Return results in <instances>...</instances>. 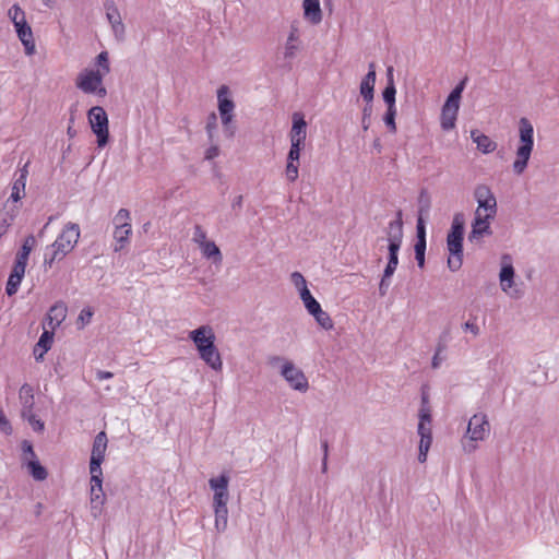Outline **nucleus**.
<instances>
[{
	"label": "nucleus",
	"mask_w": 559,
	"mask_h": 559,
	"mask_svg": "<svg viewBox=\"0 0 559 559\" xmlns=\"http://www.w3.org/2000/svg\"><path fill=\"white\" fill-rule=\"evenodd\" d=\"M80 239V227L76 223H68L58 235L55 242L47 248L44 258V266L52 267L56 261H61L76 246Z\"/></svg>",
	"instance_id": "f257e3e1"
},
{
	"label": "nucleus",
	"mask_w": 559,
	"mask_h": 559,
	"mask_svg": "<svg viewBox=\"0 0 559 559\" xmlns=\"http://www.w3.org/2000/svg\"><path fill=\"white\" fill-rule=\"evenodd\" d=\"M520 144L516 150V158L513 163V170L521 175L527 167L534 147V128L527 118L519 121Z\"/></svg>",
	"instance_id": "f03ea898"
},
{
	"label": "nucleus",
	"mask_w": 559,
	"mask_h": 559,
	"mask_svg": "<svg viewBox=\"0 0 559 559\" xmlns=\"http://www.w3.org/2000/svg\"><path fill=\"white\" fill-rule=\"evenodd\" d=\"M284 361L281 374L287 381L293 390L299 392H306L309 389V382L304 371L296 367L294 362L284 360L280 356H273L269 359L270 365L275 366L276 364Z\"/></svg>",
	"instance_id": "7ed1b4c3"
},
{
	"label": "nucleus",
	"mask_w": 559,
	"mask_h": 559,
	"mask_svg": "<svg viewBox=\"0 0 559 559\" xmlns=\"http://www.w3.org/2000/svg\"><path fill=\"white\" fill-rule=\"evenodd\" d=\"M87 119L93 133L96 135L97 146L105 147L109 142V121L102 106H94L87 111Z\"/></svg>",
	"instance_id": "20e7f679"
},
{
	"label": "nucleus",
	"mask_w": 559,
	"mask_h": 559,
	"mask_svg": "<svg viewBox=\"0 0 559 559\" xmlns=\"http://www.w3.org/2000/svg\"><path fill=\"white\" fill-rule=\"evenodd\" d=\"M130 219V212L127 209H120L114 217L115 252L122 251L130 243V236L132 234V226Z\"/></svg>",
	"instance_id": "39448f33"
},
{
	"label": "nucleus",
	"mask_w": 559,
	"mask_h": 559,
	"mask_svg": "<svg viewBox=\"0 0 559 559\" xmlns=\"http://www.w3.org/2000/svg\"><path fill=\"white\" fill-rule=\"evenodd\" d=\"M489 423L487 416L485 414H475L468 421L466 436L469 439V442L464 443V451L467 453H472L477 449L475 442L483 441L485 437L489 433Z\"/></svg>",
	"instance_id": "423d86ee"
},
{
	"label": "nucleus",
	"mask_w": 559,
	"mask_h": 559,
	"mask_svg": "<svg viewBox=\"0 0 559 559\" xmlns=\"http://www.w3.org/2000/svg\"><path fill=\"white\" fill-rule=\"evenodd\" d=\"M229 476L226 473L209 480L210 488L214 491L213 507H227Z\"/></svg>",
	"instance_id": "0eeeda50"
},
{
	"label": "nucleus",
	"mask_w": 559,
	"mask_h": 559,
	"mask_svg": "<svg viewBox=\"0 0 559 559\" xmlns=\"http://www.w3.org/2000/svg\"><path fill=\"white\" fill-rule=\"evenodd\" d=\"M474 197L478 203L479 211L485 210V215L495 217L497 213V200L489 187L479 185L475 188Z\"/></svg>",
	"instance_id": "6e6552de"
},
{
	"label": "nucleus",
	"mask_w": 559,
	"mask_h": 559,
	"mask_svg": "<svg viewBox=\"0 0 559 559\" xmlns=\"http://www.w3.org/2000/svg\"><path fill=\"white\" fill-rule=\"evenodd\" d=\"M447 246L450 252L448 267L452 272H456L463 264V237L448 235Z\"/></svg>",
	"instance_id": "1a4fd4ad"
},
{
	"label": "nucleus",
	"mask_w": 559,
	"mask_h": 559,
	"mask_svg": "<svg viewBox=\"0 0 559 559\" xmlns=\"http://www.w3.org/2000/svg\"><path fill=\"white\" fill-rule=\"evenodd\" d=\"M104 79V73L100 70H87L82 71L78 78L75 85L85 94H92L96 90L97 85H100Z\"/></svg>",
	"instance_id": "9d476101"
},
{
	"label": "nucleus",
	"mask_w": 559,
	"mask_h": 559,
	"mask_svg": "<svg viewBox=\"0 0 559 559\" xmlns=\"http://www.w3.org/2000/svg\"><path fill=\"white\" fill-rule=\"evenodd\" d=\"M495 217L483 215L479 209L475 212V217L472 223V230L468 234V240L473 242L474 240L479 239L484 235H491L492 230L490 228V221Z\"/></svg>",
	"instance_id": "9b49d317"
},
{
	"label": "nucleus",
	"mask_w": 559,
	"mask_h": 559,
	"mask_svg": "<svg viewBox=\"0 0 559 559\" xmlns=\"http://www.w3.org/2000/svg\"><path fill=\"white\" fill-rule=\"evenodd\" d=\"M304 146V144L290 142V148L287 155V164L285 169L286 178L289 182H295L298 178L300 152Z\"/></svg>",
	"instance_id": "f8f14e48"
},
{
	"label": "nucleus",
	"mask_w": 559,
	"mask_h": 559,
	"mask_svg": "<svg viewBox=\"0 0 559 559\" xmlns=\"http://www.w3.org/2000/svg\"><path fill=\"white\" fill-rule=\"evenodd\" d=\"M189 337L194 343L199 354L215 343V334L210 325H201L191 331Z\"/></svg>",
	"instance_id": "ddd939ff"
},
{
	"label": "nucleus",
	"mask_w": 559,
	"mask_h": 559,
	"mask_svg": "<svg viewBox=\"0 0 559 559\" xmlns=\"http://www.w3.org/2000/svg\"><path fill=\"white\" fill-rule=\"evenodd\" d=\"M417 432L420 436L418 461L425 463L432 443L431 425L418 423Z\"/></svg>",
	"instance_id": "4468645a"
},
{
	"label": "nucleus",
	"mask_w": 559,
	"mask_h": 559,
	"mask_svg": "<svg viewBox=\"0 0 559 559\" xmlns=\"http://www.w3.org/2000/svg\"><path fill=\"white\" fill-rule=\"evenodd\" d=\"M403 213L401 210L396 212V218L389 223L388 226V241L389 245H393V247L401 248L403 240Z\"/></svg>",
	"instance_id": "2eb2a0df"
},
{
	"label": "nucleus",
	"mask_w": 559,
	"mask_h": 559,
	"mask_svg": "<svg viewBox=\"0 0 559 559\" xmlns=\"http://www.w3.org/2000/svg\"><path fill=\"white\" fill-rule=\"evenodd\" d=\"M376 83V64L369 63V71L360 82V95L366 103H372Z\"/></svg>",
	"instance_id": "dca6fc26"
},
{
	"label": "nucleus",
	"mask_w": 559,
	"mask_h": 559,
	"mask_svg": "<svg viewBox=\"0 0 559 559\" xmlns=\"http://www.w3.org/2000/svg\"><path fill=\"white\" fill-rule=\"evenodd\" d=\"M307 136V122L300 112L293 115V127L289 133L290 142H297L305 145Z\"/></svg>",
	"instance_id": "f3484780"
},
{
	"label": "nucleus",
	"mask_w": 559,
	"mask_h": 559,
	"mask_svg": "<svg viewBox=\"0 0 559 559\" xmlns=\"http://www.w3.org/2000/svg\"><path fill=\"white\" fill-rule=\"evenodd\" d=\"M200 358L213 370L219 371L223 368V361L221 354L215 346V343L211 344L207 348L202 350L200 354Z\"/></svg>",
	"instance_id": "a211bd4d"
},
{
	"label": "nucleus",
	"mask_w": 559,
	"mask_h": 559,
	"mask_svg": "<svg viewBox=\"0 0 559 559\" xmlns=\"http://www.w3.org/2000/svg\"><path fill=\"white\" fill-rule=\"evenodd\" d=\"M67 311L68 308L63 301H57L49 308L47 319L49 320V325L52 330H55L64 321Z\"/></svg>",
	"instance_id": "6ab92c4d"
},
{
	"label": "nucleus",
	"mask_w": 559,
	"mask_h": 559,
	"mask_svg": "<svg viewBox=\"0 0 559 559\" xmlns=\"http://www.w3.org/2000/svg\"><path fill=\"white\" fill-rule=\"evenodd\" d=\"M27 166L28 163L25 164L24 167L20 169V174L13 182L12 193L10 195V199L13 202L20 201L25 195L26 179L28 175Z\"/></svg>",
	"instance_id": "aec40b11"
},
{
	"label": "nucleus",
	"mask_w": 559,
	"mask_h": 559,
	"mask_svg": "<svg viewBox=\"0 0 559 559\" xmlns=\"http://www.w3.org/2000/svg\"><path fill=\"white\" fill-rule=\"evenodd\" d=\"M53 342V332L45 330L35 348H34V356L36 360H43L45 354L51 348Z\"/></svg>",
	"instance_id": "412c9836"
},
{
	"label": "nucleus",
	"mask_w": 559,
	"mask_h": 559,
	"mask_svg": "<svg viewBox=\"0 0 559 559\" xmlns=\"http://www.w3.org/2000/svg\"><path fill=\"white\" fill-rule=\"evenodd\" d=\"M396 88L393 79V67L386 69V86L382 91L383 102L388 107H395Z\"/></svg>",
	"instance_id": "4be33fe9"
},
{
	"label": "nucleus",
	"mask_w": 559,
	"mask_h": 559,
	"mask_svg": "<svg viewBox=\"0 0 559 559\" xmlns=\"http://www.w3.org/2000/svg\"><path fill=\"white\" fill-rule=\"evenodd\" d=\"M471 138L476 143L477 148L485 154L491 153L497 148L495 141L476 129L471 131Z\"/></svg>",
	"instance_id": "5701e85b"
},
{
	"label": "nucleus",
	"mask_w": 559,
	"mask_h": 559,
	"mask_svg": "<svg viewBox=\"0 0 559 559\" xmlns=\"http://www.w3.org/2000/svg\"><path fill=\"white\" fill-rule=\"evenodd\" d=\"M107 442L108 439L105 431H100L96 435L93 442L91 460H98L104 462L105 453L107 450Z\"/></svg>",
	"instance_id": "b1692460"
},
{
	"label": "nucleus",
	"mask_w": 559,
	"mask_h": 559,
	"mask_svg": "<svg viewBox=\"0 0 559 559\" xmlns=\"http://www.w3.org/2000/svg\"><path fill=\"white\" fill-rule=\"evenodd\" d=\"M304 14L312 24H319L322 21L320 0H304Z\"/></svg>",
	"instance_id": "393cba45"
},
{
	"label": "nucleus",
	"mask_w": 559,
	"mask_h": 559,
	"mask_svg": "<svg viewBox=\"0 0 559 559\" xmlns=\"http://www.w3.org/2000/svg\"><path fill=\"white\" fill-rule=\"evenodd\" d=\"M218 111L219 114H231L235 109V103L229 97V87L222 85L217 90Z\"/></svg>",
	"instance_id": "a878e982"
},
{
	"label": "nucleus",
	"mask_w": 559,
	"mask_h": 559,
	"mask_svg": "<svg viewBox=\"0 0 559 559\" xmlns=\"http://www.w3.org/2000/svg\"><path fill=\"white\" fill-rule=\"evenodd\" d=\"M20 400L22 402V416L26 415V409L33 411L34 407V391L33 388L24 383L20 389Z\"/></svg>",
	"instance_id": "bb28decb"
},
{
	"label": "nucleus",
	"mask_w": 559,
	"mask_h": 559,
	"mask_svg": "<svg viewBox=\"0 0 559 559\" xmlns=\"http://www.w3.org/2000/svg\"><path fill=\"white\" fill-rule=\"evenodd\" d=\"M106 500L103 488L91 489V512L94 518L102 513V507Z\"/></svg>",
	"instance_id": "cd10ccee"
},
{
	"label": "nucleus",
	"mask_w": 559,
	"mask_h": 559,
	"mask_svg": "<svg viewBox=\"0 0 559 559\" xmlns=\"http://www.w3.org/2000/svg\"><path fill=\"white\" fill-rule=\"evenodd\" d=\"M514 267L511 263L503 264L499 274L500 277V285L501 289L506 293L509 292V289L513 285V278H514Z\"/></svg>",
	"instance_id": "c85d7f7f"
},
{
	"label": "nucleus",
	"mask_w": 559,
	"mask_h": 559,
	"mask_svg": "<svg viewBox=\"0 0 559 559\" xmlns=\"http://www.w3.org/2000/svg\"><path fill=\"white\" fill-rule=\"evenodd\" d=\"M389 250V257H388V263L383 271V274H385V277H391L399 264V247H393V245H388Z\"/></svg>",
	"instance_id": "c756f323"
},
{
	"label": "nucleus",
	"mask_w": 559,
	"mask_h": 559,
	"mask_svg": "<svg viewBox=\"0 0 559 559\" xmlns=\"http://www.w3.org/2000/svg\"><path fill=\"white\" fill-rule=\"evenodd\" d=\"M215 514V530L217 533H224L227 530L228 524V508L227 507H214Z\"/></svg>",
	"instance_id": "7c9ffc66"
},
{
	"label": "nucleus",
	"mask_w": 559,
	"mask_h": 559,
	"mask_svg": "<svg viewBox=\"0 0 559 559\" xmlns=\"http://www.w3.org/2000/svg\"><path fill=\"white\" fill-rule=\"evenodd\" d=\"M457 112H459V110L449 108V111H448L445 107H442L441 119H440L442 130L449 131L455 127Z\"/></svg>",
	"instance_id": "2f4dec72"
},
{
	"label": "nucleus",
	"mask_w": 559,
	"mask_h": 559,
	"mask_svg": "<svg viewBox=\"0 0 559 559\" xmlns=\"http://www.w3.org/2000/svg\"><path fill=\"white\" fill-rule=\"evenodd\" d=\"M202 253L207 259H213L214 263H221L223 260L219 248L214 241H207L201 246Z\"/></svg>",
	"instance_id": "473e14b6"
},
{
	"label": "nucleus",
	"mask_w": 559,
	"mask_h": 559,
	"mask_svg": "<svg viewBox=\"0 0 559 559\" xmlns=\"http://www.w3.org/2000/svg\"><path fill=\"white\" fill-rule=\"evenodd\" d=\"M298 40L297 29L293 28L287 37V41L285 45L284 58L287 60H292L298 50V46L296 41Z\"/></svg>",
	"instance_id": "72a5a7b5"
},
{
	"label": "nucleus",
	"mask_w": 559,
	"mask_h": 559,
	"mask_svg": "<svg viewBox=\"0 0 559 559\" xmlns=\"http://www.w3.org/2000/svg\"><path fill=\"white\" fill-rule=\"evenodd\" d=\"M17 37L24 46L25 53L28 56L33 55L35 52V41L32 28L27 27L25 31L19 33Z\"/></svg>",
	"instance_id": "f704fd0d"
},
{
	"label": "nucleus",
	"mask_w": 559,
	"mask_h": 559,
	"mask_svg": "<svg viewBox=\"0 0 559 559\" xmlns=\"http://www.w3.org/2000/svg\"><path fill=\"white\" fill-rule=\"evenodd\" d=\"M316 322L324 330L329 331V330H332L333 326H334V323H333V320L331 319L330 314L322 310V308L320 307L317 311H314L312 314H311Z\"/></svg>",
	"instance_id": "c9c22d12"
},
{
	"label": "nucleus",
	"mask_w": 559,
	"mask_h": 559,
	"mask_svg": "<svg viewBox=\"0 0 559 559\" xmlns=\"http://www.w3.org/2000/svg\"><path fill=\"white\" fill-rule=\"evenodd\" d=\"M27 466L34 479L45 480L47 478V469L37 460H31Z\"/></svg>",
	"instance_id": "e433bc0d"
},
{
	"label": "nucleus",
	"mask_w": 559,
	"mask_h": 559,
	"mask_svg": "<svg viewBox=\"0 0 559 559\" xmlns=\"http://www.w3.org/2000/svg\"><path fill=\"white\" fill-rule=\"evenodd\" d=\"M300 298L305 305V308L309 312V314H312L314 311H317L321 305L318 302V300L312 296L309 289H305V292H301Z\"/></svg>",
	"instance_id": "4c0bfd02"
},
{
	"label": "nucleus",
	"mask_w": 559,
	"mask_h": 559,
	"mask_svg": "<svg viewBox=\"0 0 559 559\" xmlns=\"http://www.w3.org/2000/svg\"><path fill=\"white\" fill-rule=\"evenodd\" d=\"M104 8L106 10V16H107L109 24L117 23L118 21L121 20L120 12H119L116 3L112 0L105 1Z\"/></svg>",
	"instance_id": "58836bf2"
},
{
	"label": "nucleus",
	"mask_w": 559,
	"mask_h": 559,
	"mask_svg": "<svg viewBox=\"0 0 559 559\" xmlns=\"http://www.w3.org/2000/svg\"><path fill=\"white\" fill-rule=\"evenodd\" d=\"M24 276L16 275L14 273H10L7 285H5V293L8 296H13L17 293L19 287L21 285V282Z\"/></svg>",
	"instance_id": "ea45409f"
},
{
	"label": "nucleus",
	"mask_w": 559,
	"mask_h": 559,
	"mask_svg": "<svg viewBox=\"0 0 559 559\" xmlns=\"http://www.w3.org/2000/svg\"><path fill=\"white\" fill-rule=\"evenodd\" d=\"M448 235L452 236H464V215L462 213H456L453 217L451 229Z\"/></svg>",
	"instance_id": "a19ab883"
},
{
	"label": "nucleus",
	"mask_w": 559,
	"mask_h": 559,
	"mask_svg": "<svg viewBox=\"0 0 559 559\" xmlns=\"http://www.w3.org/2000/svg\"><path fill=\"white\" fill-rule=\"evenodd\" d=\"M95 63L98 67L97 70H100L104 73V76L110 72V63H109V55L108 51L104 50L99 52L95 59Z\"/></svg>",
	"instance_id": "79ce46f5"
},
{
	"label": "nucleus",
	"mask_w": 559,
	"mask_h": 559,
	"mask_svg": "<svg viewBox=\"0 0 559 559\" xmlns=\"http://www.w3.org/2000/svg\"><path fill=\"white\" fill-rule=\"evenodd\" d=\"M16 214L12 212L0 213V238L8 231V228L12 225Z\"/></svg>",
	"instance_id": "37998d69"
},
{
	"label": "nucleus",
	"mask_w": 559,
	"mask_h": 559,
	"mask_svg": "<svg viewBox=\"0 0 559 559\" xmlns=\"http://www.w3.org/2000/svg\"><path fill=\"white\" fill-rule=\"evenodd\" d=\"M395 117H396V106L388 107V109L383 116V121L391 133L396 132Z\"/></svg>",
	"instance_id": "c03bdc74"
},
{
	"label": "nucleus",
	"mask_w": 559,
	"mask_h": 559,
	"mask_svg": "<svg viewBox=\"0 0 559 559\" xmlns=\"http://www.w3.org/2000/svg\"><path fill=\"white\" fill-rule=\"evenodd\" d=\"M219 115H221V119H222V123H223L224 132H225L226 136L233 138L236 132V127L231 123L233 118H234L233 112L231 114H219Z\"/></svg>",
	"instance_id": "a18cd8bd"
},
{
	"label": "nucleus",
	"mask_w": 559,
	"mask_h": 559,
	"mask_svg": "<svg viewBox=\"0 0 559 559\" xmlns=\"http://www.w3.org/2000/svg\"><path fill=\"white\" fill-rule=\"evenodd\" d=\"M427 241H417L414 246L415 259L417 261L418 267L423 269L425 266V252H426Z\"/></svg>",
	"instance_id": "49530a36"
},
{
	"label": "nucleus",
	"mask_w": 559,
	"mask_h": 559,
	"mask_svg": "<svg viewBox=\"0 0 559 559\" xmlns=\"http://www.w3.org/2000/svg\"><path fill=\"white\" fill-rule=\"evenodd\" d=\"M372 103H366L362 108V117H361V127L365 131H367L370 127L371 116H372Z\"/></svg>",
	"instance_id": "de8ad7c7"
},
{
	"label": "nucleus",
	"mask_w": 559,
	"mask_h": 559,
	"mask_svg": "<svg viewBox=\"0 0 559 559\" xmlns=\"http://www.w3.org/2000/svg\"><path fill=\"white\" fill-rule=\"evenodd\" d=\"M290 281L294 284V286L299 290L300 295H301V292H305V289H308L307 281L301 273L293 272L290 275Z\"/></svg>",
	"instance_id": "09e8293b"
},
{
	"label": "nucleus",
	"mask_w": 559,
	"mask_h": 559,
	"mask_svg": "<svg viewBox=\"0 0 559 559\" xmlns=\"http://www.w3.org/2000/svg\"><path fill=\"white\" fill-rule=\"evenodd\" d=\"M424 209L419 207V216L416 225L417 241H426V227L423 218Z\"/></svg>",
	"instance_id": "8fccbe9b"
},
{
	"label": "nucleus",
	"mask_w": 559,
	"mask_h": 559,
	"mask_svg": "<svg viewBox=\"0 0 559 559\" xmlns=\"http://www.w3.org/2000/svg\"><path fill=\"white\" fill-rule=\"evenodd\" d=\"M110 25H111V29L114 32L116 39L118 41L124 40L126 27H124V24L122 23V19L120 21H118L117 23H111Z\"/></svg>",
	"instance_id": "3c124183"
},
{
	"label": "nucleus",
	"mask_w": 559,
	"mask_h": 559,
	"mask_svg": "<svg viewBox=\"0 0 559 559\" xmlns=\"http://www.w3.org/2000/svg\"><path fill=\"white\" fill-rule=\"evenodd\" d=\"M217 128V117L215 112H211L206 120L205 130L207 132L209 139L213 140V132Z\"/></svg>",
	"instance_id": "603ef678"
},
{
	"label": "nucleus",
	"mask_w": 559,
	"mask_h": 559,
	"mask_svg": "<svg viewBox=\"0 0 559 559\" xmlns=\"http://www.w3.org/2000/svg\"><path fill=\"white\" fill-rule=\"evenodd\" d=\"M466 81H467V78H464L452 91L451 93L449 94L450 97H452L453 99H456L457 102L461 100V97H462V93L465 88V84H466Z\"/></svg>",
	"instance_id": "864d4df0"
},
{
	"label": "nucleus",
	"mask_w": 559,
	"mask_h": 559,
	"mask_svg": "<svg viewBox=\"0 0 559 559\" xmlns=\"http://www.w3.org/2000/svg\"><path fill=\"white\" fill-rule=\"evenodd\" d=\"M193 239L195 242L200 243V246H202L203 243L207 242L206 240V234L205 231L203 230V228L200 226V225H195L194 226V234H193Z\"/></svg>",
	"instance_id": "5fc2aeb1"
},
{
	"label": "nucleus",
	"mask_w": 559,
	"mask_h": 559,
	"mask_svg": "<svg viewBox=\"0 0 559 559\" xmlns=\"http://www.w3.org/2000/svg\"><path fill=\"white\" fill-rule=\"evenodd\" d=\"M28 423L34 429V431L41 432L45 429L44 421L37 418L35 415H29Z\"/></svg>",
	"instance_id": "6e6d98bb"
},
{
	"label": "nucleus",
	"mask_w": 559,
	"mask_h": 559,
	"mask_svg": "<svg viewBox=\"0 0 559 559\" xmlns=\"http://www.w3.org/2000/svg\"><path fill=\"white\" fill-rule=\"evenodd\" d=\"M0 430L7 436L12 433V426L3 412L0 414Z\"/></svg>",
	"instance_id": "4d7b16f0"
},
{
	"label": "nucleus",
	"mask_w": 559,
	"mask_h": 559,
	"mask_svg": "<svg viewBox=\"0 0 559 559\" xmlns=\"http://www.w3.org/2000/svg\"><path fill=\"white\" fill-rule=\"evenodd\" d=\"M418 417H419V423L431 425L432 418H431L430 407L420 408Z\"/></svg>",
	"instance_id": "13d9d810"
},
{
	"label": "nucleus",
	"mask_w": 559,
	"mask_h": 559,
	"mask_svg": "<svg viewBox=\"0 0 559 559\" xmlns=\"http://www.w3.org/2000/svg\"><path fill=\"white\" fill-rule=\"evenodd\" d=\"M391 277H385V274L382 275L380 284H379V295L381 297H384L389 290V287L391 285L390 282Z\"/></svg>",
	"instance_id": "bf43d9fd"
},
{
	"label": "nucleus",
	"mask_w": 559,
	"mask_h": 559,
	"mask_svg": "<svg viewBox=\"0 0 559 559\" xmlns=\"http://www.w3.org/2000/svg\"><path fill=\"white\" fill-rule=\"evenodd\" d=\"M9 16L12 20V22L14 23V21L20 20L21 16H25V12L17 4H14L9 10Z\"/></svg>",
	"instance_id": "052dcab7"
},
{
	"label": "nucleus",
	"mask_w": 559,
	"mask_h": 559,
	"mask_svg": "<svg viewBox=\"0 0 559 559\" xmlns=\"http://www.w3.org/2000/svg\"><path fill=\"white\" fill-rule=\"evenodd\" d=\"M103 462L98 461V460H90V473H91V476H94V475H98V476H103V472H102V465Z\"/></svg>",
	"instance_id": "680f3d73"
},
{
	"label": "nucleus",
	"mask_w": 559,
	"mask_h": 559,
	"mask_svg": "<svg viewBox=\"0 0 559 559\" xmlns=\"http://www.w3.org/2000/svg\"><path fill=\"white\" fill-rule=\"evenodd\" d=\"M418 201H419L420 207L424 209V212H428L430 209V201H429L427 191L425 189H423L420 191Z\"/></svg>",
	"instance_id": "e2e57ef3"
},
{
	"label": "nucleus",
	"mask_w": 559,
	"mask_h": 559,
	"mask_svg": "<svg viewBox=\"0 0 559 559\" xmlns=\"http://www.w3.org/2000/svg\"><path fill=\"white\" fill-rule=\"evenodd\" d=\"M26 265H27L26 262L15 260L11 273L24 276L25 275Z\"/></svg>",
	"instance_id": "0e129e2a"
},
{
	"label": "nucleus",
	"mask_w": 559,
	"mask_h": 559,
	"mask_svg": "<svg viewBox=\"0 0 559 559\" xmlns=\"http://www.w3.org/2000/svg\"><path fill=\"white\" fill-rule=\"evenodd\" d=\"M29 247H23L21 246L20 250L16 253L15 260L26 262L28 261L29 253Z\"/></svg>",
	"instance_id": "69168bd1"
},
{
	"label": "nucleus",
	"mask_w": 559,
	"mask_h": 559,
	"mask_svg": "<svg viewBox=\"0 0 559 559\" xmlns=\"http://www.w3.org/2000/svg\"><path fill=\"white\" fill-rule=\"evenodd\" d=\"M14 27H15V31H16V34L25 31L27 27H31L28 25V23L26 22V19L25 16H21L20 20L17 21H14Z\"/></svg>",
	"instance_id": "338daca9"
},
{
	"label": "nucleus",
	"mask_w": 559,
	"mask_h": 559,
	"mask_svg": "<svg viewBox=\"0 0 559 559\" xmlns=\"http://www.w3.org/2000/svg\"><path fill=\"white\" fill-rule=\"evenodd\" d=\"M219 155V148L217 145L210 146L205 152V159L212 160Z\"/></svg>",
	"instance_id": "774afa93"
}]
</instances>
